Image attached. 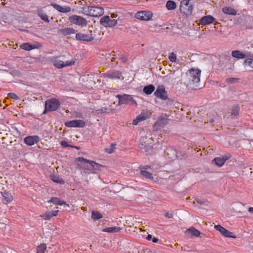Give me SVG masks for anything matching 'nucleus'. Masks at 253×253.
<instances>
[{
  "instance_id": "obj_40",
  "label": "nucleus",
  "mask_w": 253,
  "mask_h": 253,
  "mask_svg": "<svg viewBox=\"0 0 253 253\" xmlns=\"http://www.w3.org/2000/svg\"><path fill=\"white\" fill-rule=\"evenodd\" d=\"M40 216L44 220H49L51 218L52 215L50 211L47 212L45 213L41 214Z\"/></svg>"
},
{
  "instance_id": "obj_18",
  "label": "nucleus",
  "mask_w": 253,
  "mask_h": 253,
  "mask_svg": "<svg viewBox=\"0 0 253 253\" xmlns=\"http://www.w3.org/2000/svg\"><path fill=\"white\" fill-rule=\"evenodd\" d=\"M215 19L211 15L205 16L200 20V23L202 25H206L213 23Z\"/></svg>"
},
{
  "instance_id": "obj_21",
  "label": "nucleus",
  "mask_w": 253,
  "mask_h": 253,
  "mask_svg": "<svg viewBox=\"0 0 253 253\" xmlns=\"http://www.w3.org/2000/svg\"><path fill=\"white\" fill-rule=\"evenodd\" d=\"M168 121L167 118H160L155 124L154 126L156 127L157 129H159L164 127L166 125L168 124Z\"/></svg>"
},
{
  "instance_id": "obj_14",
  "label": "nucleus",
  "mask_w": 253,
  "mask_h": 253,
  "mask_svg": "<svg viewBox=\"0 0 253 253\" xmlns=\"http://www.w3.org/2000/svg\"><path fill=\"white\" fill-rule=\"evenodd\" d=\"M90 33H91V32H90ZM76 38L78 41L84 42H90L93 40L91 33L88 34L78 33L76 35Z\"/></svg>"
},
{
  "instance_id": "obj_10",
  "label": "nucleus",
  "mask_w": 253,
  "mask_h": 253,
  "mask_svg": "<svg viewBox=\"0 0 253 253\" xmlns=\"http://www.w3.org/2000/svg\"><path fill=\"white\" fill-rule=\"evenodd\" d=\"M135 17L138 19L148 21L152 17V13L149 11H142L136 13Z\"/></svg>"
},
{
  "instance_id": "obj_43",
  "label": "nucleus",
  "mask_w": 253,
  "mask_h": 253,
  "mask_svg": "<svg viewBox=\"0 0 253 253\" xmlns=\"http://www.w3.org/2000/svg\"><path fill=\"white\" fill-rule=\"evenodd\" d=\"M169 59L171 62H175L176 59V56L173 52L170 53L169 56Z\"/></svg>"
},
{
  "instance_id": "obj_30",
  "label": "nucleus",
  "mask_w": 253,
  "mask_h": 253,
  "mask_svg": "<svg viewBox=\"0 0 253 253\" xmlns=\"http://www.w3.org/2000/svg\"><path fill=\"white\" fill-rule=\"evenodd\" d=\"M121 229L120 227L115 226L104 228L102 230V231L113 233L118 232Z\"/></svg>"
},
{
  "instance_id": "obj_59",
  "label": "nucleus",
  "mask_w": 253,
  "mask_h": 253,
  "mask_svg": "<svg viewBox=\"0 0 253 253\" xmlns=\"http://www.w3.org/2000/svg\"><path fill=\"white\" fill-rule=\"evenodd\" d=\"M213 121H213V119H211V120L210 121V122L211 123H212Z\"/></svg>"
},
{
  "instance_id": "obj_2",
  "label": "nucleus",
  "mask_w": 253,
  "mask_h": 253,
  "mask_svg": "<svg viewBox=\"0 0 253 253\" xmlns=\"http://www.w3.org/2000/svg\"><path fill=\"white\" fill-rule=\"evenodd\" d=\"M83 11L84 14L92 17L101 16L104 14L103 8L98 6L84 7Z\"/></svg>"
},
{
  "instance_id": "obj_37",
  "label": "nucleus",
  "mask_w": 253,
  "mask_h": 253,
  "mask_svg": "<svg viewBox=\"0 0 253 253\" xmlns=\"http://www.w3.org/2000/svg\"><path fill=\"white\" fill-rule=\"evenodd\" d=\"M46 249V245L45 244H42L37 248V253H44Z\"/></svg>"
},
{
  "instance_id": "obj_3",
  "label": "nucleus",
  "mask_w": 253,
  "mask_h": 253,
  "mask_svg": "<svg viewBox=\"0 0 253 253\" xmlns=\"http://www.w3.org/2000/svg\"><path fill=\"white\" fill-rule=\"evenodd\" d=\"M201 70L199 69H191L189 70L187 74V78L190 84H194L198 83L200 81Z\"/></svg>"
},
{
  "instance_id": "obj_53",
  "label": "nucleus",
  "mask_w": 253,
  "mask_h": 253,
  "mask_svg": "<svg viewBox=\"0 0 253 253\" xmlns=\"http://www.w3.org/2000/svg\"><path fill=\"white\" fill-rule=\"evenodd\" d=\"M152 241L153 243H157L158 242V239L155 237H154L152 239Z\"/></svg>"
},
{
  "instance_id": "obj_42",
  "label": "nucleus",
  "mask_w": 253,
  "mask_h": 253,
  "mask_svg": "<svg viewBox=\"0 0 253 253\" xmlns=\"http://www.w3.org/2000/svg\"><path fill=\"white\" fill-rule=\"evenodd\" d=\"M129 221V222L127 223V225L129 224L128 226L129 227H132V226H133L134 225V222H136V221L134 220V218L131 216L128 217V219H127V221Z\"/></svg>"
},
{
  "instance_id": "obj_15",
  "label": "nucleus",
  "mask_w": 253,
  "mask_h": 253,
  "mask_svg": "<svg viewBox=\"0 0 253 253\" xmlns=\"http://www.w3.org/2000/svg\"><path fill=\"white\" fill-rule=\"evenodd\" d=\"M68 127H84L85 126V122L81 120H73L65 123Z\"/></svg>"
},
{
  "instance_id": "obj_38",
  "label": "nucleus",
  "mask_w": 253,
  "mask_h": 253,
  "mask_svg": "<svg viewBox=\"0 0 253 253\" xmlns=\"http://www.w3.org/2000/svg\"><path fill=\"white\" fill-rule=\"evenodd\" d=\"M115 145L111 144L108 148H105V152L108 154H111L115 151Z\"/></svg>"
},
{
  "instance_id": "obj_60",
  "label": "nucleus",
  "mask_w": 253,
  "mask_h": 253,
  "mask_svg": "<svg viewBox=\"0 0 253 253\" xmlns=\"http://www.w3.org/2000/svg\"><path fill=\"white\" fill-rule=\"evenodd\" d=\"M133 104H136V102H135V101H133Z\"/></svg>"
},
{
  "instance_id": "obj_57",
  "label": "nucleus",
  "mask_w": 253,
  "mask_h": 253,
  "mask_svg": "<svg viewBox=\"0 0 253 253\" xmlns=\"http://www.w3.org/2000/svg\"><path fill=\"white\" fill-rule=\"evenodd\" d=\"M72 147H74V148H75L77 149L78 150H79V149H80V147H77V146H73Z\"/></svg>"
},
{
  "instance_id": "obj_32",
  "label": "nucleus",
  "mask_w": 253,
  "mask_h": 253,
  "mask_svg": "<svg viewBox=\"0 0 253 253\" xmlns=\"http://www.w3.org/2000/svg\"><path fill=\"white\" fill-rule=\"evenodd\" d=\"M176 7L175 2L172 0H168L166 4V7L168 10H173Z\"/></svg>"
},
{
  "instance_id": "obj_26",
  "label": "nucleus",
  "mask_w": 253,
  "mask_h": 253,
  "mask_svg": "<svg viewBox=\"0 0 253 253\" xmlns=\"http://www.w3.org/2000/svg\"><path fill=\"white\" fill-rule=\"evenodd\" d=\"M232 56L236 58L242 59L246 57V55L239 50H234L232 52Z\"/></svg>"
},
{
  "instance_id": "obj_20",
  "label": "nucleus",
  "mask_w": 253,
  "mask_h": 253,
  "mask_svg": "<svg viewBox=\"0 0 253 253\" xmlns=\"http://www.w3.org/2000/svg\"><path fill=\"white\" fill-rule=\"evenodd\" d=\"M51 5L57 11L62 13L69 12L71 10V7L68 6H61V5L56 3H51Z\"/></svg>"
},
{
  "instance_id": "obj_35",
  "label": "nucleus",
  "mask_w": 253,
  "mask_h": 253,
  "mask_svg": "<svg viewBox=\"0 0 253 253\" xmlns=\"http://www.w3.org/2000/svg\"><path fill=\"white\" fill-rule=\"evenodd\" d=\"M140 173L143 176L146 177V178L149 179H152L153 178L152 174L148 171H147L146 170H141Z\"/></svg>"
},
{
  "instance_id": "obj_39",
  "label": "nucleus",
  "mask_w": 253,
  "mask_h": 253,
  "mask_svg": "<svg viewBox=\"0 0 253 253\" xmlns=\"http://www.w3.org/2000/svg\"><path fill=\"white\" fill-rule=\"evenodd\" d=\"M245 66H249L251 68H253V58H248L245 60L244 63Z\"/></svg>"
},
{
  "instance_id": "obj_16",
  "label": "nucleus",
  "mask_w": 253,
  "mask_h": 253,
  "mask_svg": "<svg viewBox=\"0 0 253 253\" xmlns=\"http://www.w3.org/2000/svg\"><path fill=\"white\" fill-rule=\"evenodd\" d=\"M214 228L217 230L219 231L222 235L226 237L236 238V236L232 235V233L230 231L227 230L223 227L221 226L220 225H216L214 226Z\"/></svg>"
},
{
  "instance_id": "obj_9",
  "label": "nucleus",
  "mask_w": 253,
  "mask_h": 253,
  "mask_svg": "<svg viewBox=\"0 0 253 253\" xmlns=\"http://www.w3.org/2000/svg\"><path fill=\"white\" fill-rule=\"evenodd\" d=\"M0 193L2 196L1 201L4 204H8L13 200V196L11 193L4 187H2Z\"/></svg>"
},
{
  "instance_id": "obj_11",
  "label": "nucleus",
  "mask_w": 253,
  "mask_h": 253,
  "mask_svg": "<svg viewBox=\"0 0 253 253\" xmlns=\"http://www.w3.org/2000/svg\"><path fill=\"white\" fill-rule=\"evenodd\" d=\"M154 94L156 96L163 100H166L168 98L167 92L165 90V87L163 85L159 86Z\"/></svg>"
},
{
  "instance_id": "obj_36",
  "label": "nucleus",
  "mask_w": 253,
  "mask_h": 253,
  "mask_svg": "<svg viewBox=\"0 0 253 253\" xmlns=\"http://www.w3.org/2000/svg\"><path fill=\"white\" fill-rule=\"evenodd\" d=\"M102 215L97 211H92L91 218L94 220H97L102 218Z\"/></svg>"
},
{
  "instance_id": "obj_7",
  "label": "nucleus",
  "mask_w": 253,
  "mask_h": 253,
  "mask_svg": "<svg viewBox=\"0 0 253 253\" xmlns=\"http://www.w3.org/2000/svg\"><path fill=\"white\" fill-rule=\"evenodd\" d=\"M53 65L57 68H62L67 66H72L75 64L76 59L67 61L66 62L59 59L57 57H53L51 59Z\"/></svg>"
},
{
  "instance_id": "obj_25",
  "label": "nucleus",
  "mask_w": 253,
  "mask_h": 253,
  "mask_svg": "<svg viewBox=\"0 0 253 253\" xmlns=\"http://www.w3.org/2000/svg\"><path fill=\"white\" fill-rule=\"evenodd\" d=\"M115 101L118 102V105H122L126 103V94L118 95L115 97Z\"/></svg>"
},
{
  "instance_id": "obj_29",
  "label": "nucleus",
  "mask_w": 253,
  "mask_h": 253,
  "mask_svg": "<svg viewBox=\"0 0 253 253\" xmlns=\"http://www.w3.org/2000/svg\"><path fill=\"white\" fill-rule=\"evenodd\" d=\"M155 86L153 84H150L144 86L143 92L147 95L151 94L155 90Z\"/></svg>"
},
{
  "instance_id": "obj_8",
  "label": "nucleus",
  "mask_w": 253,
  "mask_h": 253,
  "mask_svg": "<svg viewBox=\"0 0 253 253\" xmlns=\"http://www.w3.org/2000/svg\"><path fill=\"white\" fill-rule=\"evenodd\" d=\"M100 22L102 26L105 27H111L117 24V20L111 19L108 16H105L101 18Z\"/></svg>"
},
{
  "instance_id": "obj_50",
  "label": "nucleus",
  "mask_w": 253,
  "mask_h": 253,
  "mask_svg": "<svg viewBox=\"0 0 253 253\" xmlns=\"http://www.w3.org/2000/svg\"><path fill=\"white\" fill-rule=\"evenodd\" d=\"M196 200L198 203L200 204L201 205L204 204L206 202L205 201H202L200 199H196Z\"/></svg>"
},
{
  "instance_id": "obj_28",
  "label": "nucleus",
  "mask_w": 253,
  "mask_h": 253,
  "mask_svg": "<svg viewBox=\"0 0 253 253\" xmlns=\"http://www.w3.org/2000/svg\"><path fill=\"white\" fill-rule=\"evenodd\" d=\"M186 233L191 234L195 237H199L200 235V232L194 227H191L187 229Z\"/></svg>"
},
{
  "instance_id": "obj_51",
  "label": "nucleus",
  "mask_w": 253,
  "mask_h": 253,
  "mask_svg": "<svg viewBox=\"0 0 253 253\" xmlns=\"http://www.w3.org/2000/svg\"><path fill=\"white\" fill-rule=\"evenodd\" d=\"M150 167L149 166H145L144 167H143L142 168H140L141 170L142 169H143V170H145V169H150Z\"/></svg>"
},
{
  "instance_id": "obj_47",
  "label": "nucleus",
  "mask_w": 253,
  "mask_h": 253,
  "mask_svg": "<svg viewBox=\"0 0 253 253\" xmlns=\"http://www.w3.org/2000/svg\"><path fill=\"white\" fill-rule=\"evenodd\" d=\"M120 60H121V62H123L124 64H125L126 59L125 55H121V57L120 58Z\"/></svg>"
},
{
  "instance_id": "obj_54",
  "label": "nucleus",
  "mask_w": 253,
  "mask_h": 253,
  "mask_svg": "<svg viewBox=\"0 0 253 253\" xmlns=\"http://www.w3.org/2000/svg\"><path fill=\"white\" fill-rule=\"evenodd\" d=\"M146 239L148 240H150L151 239H152V235H150V234H148L147 235V237H146Z\"/></svg>"
},
{
  "instance_id": "obj_24",
  "label": "nucleus",
  "mask_w": 253,
  "mask_h": 253,
  "mask_svg": "<svg viewBox=\"0 0 253 253\" xmlns=\"http://www.w3.org/2000/svg\"><path fill=\"white\" fill-rule=\"evenodd\" d=\"M49 203H52L56 205H64L67 207H69V205L67 204L65 201H61L59 198L57 197H53L50 200L48 201Z\"/></svg>"
},
{
  "instance_id": "obj_6",
  "label": "nucleus",
  "mask_w": 253,
  "mask_h": 253,
  "mask_svg": "<svg viewBox=\"0 0 253 253\" xmlns=\"http://www.w3.org/2000/svg\"><path fill=\"white\" fill-rule=\"evenodd\" d=\"M60 105V102L56 99L47 100L45 102L44 112L46 111H53L56 110L59 107Z\"/></svg>"
},
{
  "instance_id": "obj_5",
  "label": "nucleus",
  "mask_w": 253,
  "mask_h": 253,
  "mask_svg": "<svg viewBox=\"0 0 253 253\" xmlns=\"http://www.w3.org/2000/svg\"><path fill=\"white\" fill-rule=\"evenodd\" d=\"M69 20L72 24L81 27H85L88 24L87 21L86 19L81 16L77 15L69 16Z\"/></svg>"
},
{
  "instance_id": "obj_34",
  "label": "nucleus",
  "mask_w": 253,
  "mask_h": 253,
  "mask_svg": "<svg viewBox=\"0 0 253 253\" xmlns=\"http://www.w3.org/2000/svg\"><path fill=\"white\" fill-rule=\"evenodd\" d=\"M38 15L42 20L48 23L49 22L48 16L46 13H43L42 10H39L38 11Z\"/></svg>"
},
{
  "instance_id": "obj_41",
  "label": "nucleus",
  "mask_w": 253,
  "mask_h": 253,
  "mask_svg": "<svg viewBox=\"0 0 253 253\" xmlns=\"http://www.w3.org/2000/svg\"><path fill=\"white\" fill-rule=\"evenodd\" d=\"M226 82L228 84H234L239 81V79L236 78H227L225 80Z\"/></svg>"
},
{
  "instance_id": "obj_1",
  "label": "nucleus",
  "mask_w": 253,
  "mask_h": 253,
  "mask_svg": "<svg viewBox=\"0 0 253 253\" xmlns=\"http://www.w3.org/2000/svg\"><path fill=\"white\" fill-rule=\"evenodd\" d=\"M75 163L80 169L84 171L85 173L93 170H100L102 167L101 165L93 161L85 159L83 157H78L76 159Z\"/></svg>"
},
{
  "instance_id": "obj_44",
  "label": "nucleus",
  "mask_w": 253,
  "mask_h": 253,
  "mask_svg": "<svg viewBox=\"0 0 253 253\" xmlns=\"http://www.w3.org/2000/svg\"><path fill=\"white\" fill-rule=\"evenodd\" d=\"M8 96L10 98L15 100H18L19 98V97L16 94L12 92L8 93Z\"/></svg>"
},
{
  "instance_id": "obj_48",
  "label": "nucleus",
  "mask_w": 253,
  "mask_h": 253,
  "mask_svg": "<svg viewBox=\"0 0 253 253\" xmlns=\"http://www.w3.org/2000/svg\"><path fill=\"white\" fill-rule=\"evenodd\" d=\"M165 216L168 218H172L173 217V214L171 213L168 212H166L165 214Z\"/></svg>"
},
{
  "instance_id": "obj_22",
  "label": "nucleus",
  "mask_w": 253,
  "mask_h": 253,
  "mask_svg": "<svg viewBox=\"0 0 253 253\" xmlns=\"http://www.w3.org/2000/svg\"><path fill=\"white\" fill-rule=\"evenodd\" d=\"M75 32V30L74 29L72 28H65L62 29H60L58 31V33L60 34L66 36L70 35L71 34H74Z\"/></svg>"
},
{
  "instance_id": "obj_55",
  "label": "nucleus",
  "mask_w": 253,
  "mask_h": 253,
  "mask_svg": "<svg viewBox=\"0 0 253 253\" xmlns=\"http://www.w3.org/2000/svg\"><path fill=\"white\" fill-rule=\"evenodd\" d=\"M117 17V15L115 14H111V17L112 18H116Z\"/></svg>"
},
{
  "instance_id": "obj_17",
  "label": "nucleus",
  "mask_w": 253,
  "mask_h": 253,
  "mask_svg": "<svg viewBox=\"0 0 253 253\" xmlns=\"http://www.w3.org/2000/svg\"><path fill=\"white\" fill-rule=\"evenodd\" d=\"M40 141V138L37 135L27 136L24 139L25 143L29 146L33 145L35 143H37Z\"/></svg>"
},
{
  "instance_id": "obj_27",
  "label": "nucleus",
  "mask_w": 253,
  "mask_h": 253,
  "mask_svg": "<svg viewBox=\"0 0 253 253\" xmlns=\"http://www.w3.org/2000/svg\"><path fill=\"white\" fill-rule=\"evenodd\" d=\"M239 107L238 106H233L229 112L231 118L237 116L239 115Z\"/></svg>"
},
{
  "instance_id": "obj_19",
  "label": "nucleus",
  "mask_w": 253,
  "mask_h": 253,
  "mask_svg": "<svg viewBox=\"0 0 253 253\" xmlns=\"http://www.w3.org/2000/svg\"><path fill=\"white\" fill-rule=\"evenodd\" d=\"M230 156H224L221 157H217L214 158L212 160V162L214 163L218 167H221L224 164L226 160L230 158Z\"/></svg>"
},
{
  "instance_id": "obj_4",
  "label": "nucleus",
  "mask_w": 253,
  "mask_h": 253,
  "mask_svg": "<svg viewBox=\"0 0 253 253\" xmlns=\"http://www.w3.org/2000/svg\"><path fill=\"white\" fill-rule=\"evenodd\" d=\"M193 9V4L191 2L181 1L180 5V11L186 16L191 15Z\"/></svg>"
},
{
  "instance_id": "obj_58",
  "label": "nucleus",
  "mask_w": 253,
  "mask_h": 253,
  "mask_svg": "<svg viewBox=\"0 0 253 253\" xmlns=\"http://www.w3.org/2000/svg\"><path fill=\"white\" fill-rule=\"evenodd\" d=\"M110 59H111V61H113L114 59H115V58L114 57H111Z\"/></svg>"
},
{
  "instance_id": "obj_56",
  "label": "nucleus",
  "mask_w": 253,
  "mask_h": 253,
  "mask_svg": "<svg viewBox=\"0 0 253 253\" xmlns=\"http://www.w3.org/2000/svg\"><path fill=\"white\" fill-rule=\"evenodd\" d=\"M127 101H128L129 99H131L132 97L130 95H127Z\"/></svg>"
},
{
  "instance_id": "obj_46",
  "label": "nucleus",
  "mask_w": 253,
  "mask_h": 253,
  "mask_svg": "<svg viewBox=\"0 0 253 253\" xmlns=\"http://www.w3.org/2000/svg\"><path fill=\"white\" fill-rule=\"evenodd\" d=\"M61 145L64 147H69V146H70V147H73L72 146H71V145H69L68 144L67 142H66L65 141H62L61 142Z\"/></svg>"
},
{
  "instance_id": "obj_49",
  "label": "nucleus",
  "mask_w": 253,
  "mask_h": 253,
  "mask_svg": "<svg viewBox=\"0 0 253 253\" xmlns=\"http://www.w3.org/2000/svg\"><path fill=\"white\" fill-rule=\"evenodd\" d=\"M58 211H59L57 210V211H51L50 212L52 215V217H53L54 216H56L57 215V213L58 212Z\"/></svg>"
},
{
  "instance_id": "obj_23",
  "label": "nucleus",
  "mask_w": 253,
  "mask_h": 253,
  "mask_svg": "<svg viewBox=\"0 0 253 253\" xmlns=\"http://www.w3.org/2000/svg\"><path fill=\"white\" fill-rule=\"evenodd\" d=\"M222 12L226 14L232 15H236L237 14V11L233 8L229 6H225L222 8Z\"/></svg>"
},
{
  "instance_id": "obj_33",
  "label": "nucleus",
  "mask_w": 253,
  "mask_h": 253,
  "mask_svg": "<svg viewBox=\"0 0 253 253\" xmlns=\"http://www.w3.org/2000/svg\"><path fill=\"white\" fill-rule=\"evenodd\" d=\"M20 47L26 50H30L36 48L35 46L29 44V43H24L20 45Z\"/></svg>"
},
{
  "instance_id": "obj_31",
  "label": "nucleus",
  "mask_w": 253,
  "mask_h": 253,
  "mask_svg": "<svg viewBox=\"0 0 253 253\" xmlns=\"http://www.w3.org/2000/svg\"><path fill=\"white\" fill-rule=\"evenodd\" d=\"M51 179L54 182H56L57 183H59L60 184H64L65 182L59 176L56 175H52L50 176Z\"/></svg>"
},
{
  "instance_id": "obj_52",
  "label": "nucleus",
  "mask_w": 253,
  "mask_h": 253,
  "mask_svg": "<svg viewBox=\"0 0 253 253\" xmlns=\"http://www.w3.org/2000/svg\"><path fill=\"white\" fill-rule=\"evenodd\" d=\"M248 211L249 212H250L251 213H253V207L249 208L248 209Z\"/></svg>"
},
{
  "instance_id": "obj_13",
  "label": "nucleus",
  "mask_w": 253,
  "mask_h": 253,
  "mask_svg": "<svg viewBox=\"0 0 253 253\" xmlns=\"http://www.w3.org/2000/svg\"><path fill=\"white\" fill-rule=\"evenodd\" d=\"M104 76L111 79H123L122 73L118 71H110L104 74Z\"/></svg>"
},
{
  "instance_id": "obj_12",
  "label": "nucleus",
  "mask_w": 253,
  "mask_h": 253,
  "mask_svg": "<svg viewBox=\"0 0 253 253\" xmlns=\"http://www.w3.org/2000/svg\"><path fill=\"white\" fill-rule=\"evenodd\" d=\"M151 113L149 111L142 112L135 119L133 120L132 124L137 125L139 122L145 120L150 117Z\"/></svg>"
},
{
  "instance_id": "obj_45",
  "label": "nucleus",
  "mask_w": 253,
  "mask_h": 253,
  "mask_svg": "<svg viewBox=\"0 0 253 253\" xmlns=\"http://www.w3.org/2000/svg\"><path fill=\"white\" fill-rule=\"evenodd\" d=\"M73 115L76 118H83V114L80 112H74Z\"/></svg>"
}]
</instances>
